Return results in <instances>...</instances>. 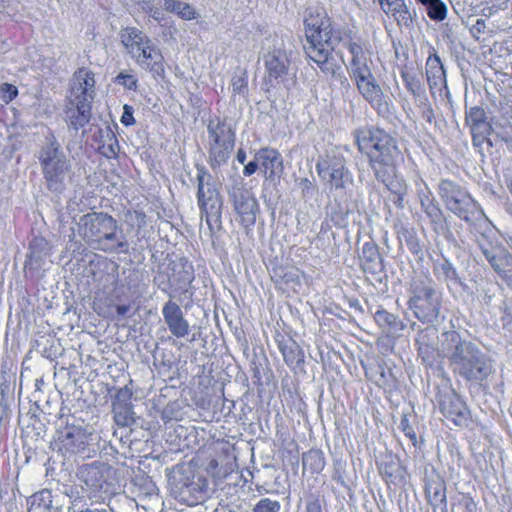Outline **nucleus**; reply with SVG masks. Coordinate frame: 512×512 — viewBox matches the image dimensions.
<instances>
[{"instance_id": "obj_1", "label": "nucleus", "mask_w": 512, "mask_h": 512, "mask_svg": "<svg viewBox=\"0 0 512 512\" xmlns=\"http://www.w3.org/2000/svg\"><path fill=\"white\" fill-rule=\"evenodd\" d=\"M304 28L307 56L324 74L336 77L341 72V66L337 64L332 52L339 43L346 40L347 33L334 27L327 14L319 10H309L304 19Z\"/></svg>"}, {"instance_id": "obj_2", "label": "nucleus", "mask_w": 512, "mask_h": 512, "mask_svg": "<svg viewBox=\"0 0 512 512\" xmlns=\"http://www.w3.org/2000/svg\"><path fill=\"white\" fill-rule=\"evenodd\" d=\"M345 47L351 55L347 71L359 94L379 116L388 117L391 114L392 104L372 72L373 60L369 51L365 50L360 43L352 40L347 41Z\"/></svg>"}, {"instance_id": "obj_3", "label": "nucleus", "mask_w": 512, "mask_h": 512, "mask_svg": "<svg viewBox=\"0 0 512 512\" xmlns=\"http://www.w3.org/2000/svg\"><path fill=\"white\" fill-rule=\"evenodd\" d=\"M354 137L358 150L368 156L369 165L376 177H383L384 170H391L403 161L396 139L382 129L359 128Z\"/></svg>"}, {"instance_id": "obj_4", "label": "nucleus", "mask_w": 512, "mask_h": 512, "mask_svg": "<svg viewBox=\"0 0 512 512\" xmlns=\"http://www.w3.org/2000/svg\"><path fill=\"white\" fill-rule=\"evenodd\" d=\"M73 229L89 245L104 252L124 251L128 244L117 237V221L105 212H89L75 220Z\"/></svg>"}, {"instance_id": "obj_5", "label": "nucleus", "mask_w": 512, "mask_h": 512, "mask_svg": "<svg viewBox=\"0 0 512 512\" xmlns=\"http://www.w3.org/2000/svg\"><path fill=\"white\" fill-rule=\"evenodd\" d=\"M455 346L450 354L454 371L467 381L481 382L492 373V363L475 344L462 341L455 331L445 334Z\"/></svg>"}, {"instance_id": "obj_6", "label": "nucleus", "mask_w": 512, "mask_h": 512, "mask_svg": "<svg viewBox=\"0 0 512 512\" xmlns=\"http://www.w3.org/2000/svg\"><path fill=\"white\" fill-rule=\"evenodd\" d=\"M438 195L447 211L469 225L487 219L481 205L466 187L451 179H441Z\"/></svg>"}, {"instance_id": "obj_7", "label": "nucleus", "mask_w": 512, "mask_h": 512, "mask_svg": "<svg viewBox=\"0 0 512 512\" xmlns=\"http://www.w3.org/2000/svg\"><path fill=\"white\" fill-rule=\"evenodd\" d=\"M120 40L127 53L142 69L162 76L165 72L161 50L140 29L125 27L120 31Z\"/></svg>"}, {"instance_id": "obj_8", "label": "nucleus", "mask_w": 512, "mask_h": 512, "mask_svg": "<svg viewBox=\"0 0 512 512\" xmlns=\"http://www.w3.org/2000/svg\"><path fill=\"white\" fill-rule=\"evenodd\" d=\"M37 158L47 188L52 192L63 191L71 165L61 144L52 133L45 137V141L38 151Z\"/></svg>"}, {"instance_id": "obj_9", "label": "nucleus", "mask_w": 512, "mask_h": 512, "mask_svg": "<svg viewBox=\"0 0 512 512\" xmlns=\"http://www.w3.org/2000/svg\"><path fill=\"white\" fill-rule=\"evenodd\" d=\"M197 204L201 220H205L210 231L221 227L223 199L215 178L204 168L197 172Z\"/></svg>"}, {"instance_id": "obj_10", "label": "nucleus", "mask_w": 512, "mask_h": 512, "mask_svg": "<svg viewBox=\"0 0 512 512\" xmlns=\"http://www.w3.org/2000/svg\"><path fill=\"white\" fill-rule=\"evenodd\" d=\"M267 41L266 52L263 54L264 83L268 87H275L282 82L290 67V37L283 34H274Z\"/></svg>"}, {"instance_id": "obj_11", "label": "nucleus", "mask_w": 512, "mask_h": 512, "mask_svg": "<svg viewBox=\"0 0 512 512\" xmlns=\"http://www.w3.org/2000/svg\"><path fill=\"white\" fill-rule=\"evenodd\" d=\"M412 293L409 307L416 318L422 322L432 323L440 314V294L435 289L434 282L427 277L413 279L410 284Z\"/></svg>"}, {"instance_id": "obj_12", "label": "nucleus", "mask_w": 512, "mask_h": 512, "mask_svg": "<svg viewBox=\"0 0 512 512\" xmlns=\"http://www.w3.org/2000/svg\"><path fill=\"white\" fill-rule=\"evenodd\" d=\"M316 172L330 189L346 190L353 185V175L346 165L343 152L338 148L325 151L316 163Z\"/></svg>"}, {"instance_id": "obj_13", "label": "nucleus", "mask_w": 512, "mask_h": 512, "mask_svg": "<svg viewBox=\"0 0 512 512\" xmlns=\"http://www.w3.org/2000/svg\"><path fill=\"white\" fill-rule=\"evenodd\" d=\"M207 132L211 166H220L230 157L235 143V132L226 121L220 118L209 121Z\"/></svg>"}, {"instance_id": "obj_14", "label": "nucleus", "mask_w": 512, "mask_h": 512, "mask_svg": "<svg viewBox=\"0 0 512 512\" xmlns=\"http://www.w3.org/2000/svg\"><path fill=\"white\" fill-rule=\"evenodd\" d=\"M208 492L207 480L192 469L183 470L171 480V493L178 501L194 506L202 503Z\"/></svg>"}, {"instance_id": "obj_15", "label": "nucleus", "mask_w": 512, "mask_h": 512, "mask_svg": "<svg viewBox=\"0 0 512 512\" xmlns=\"http://www.w3.org/2000/svg\"><path fill=\"white\" fill-rule=\"evenodd\" d=\"M58 447L63 455H79L82 458L90 457L95 452L92 433L77 425H67L59 432Z\"/></svg>"}, {"instance_id": "obj_16", "label": "nucleus", "mask_w": 512, "mask_h": 512, "mask_svg": "<svg viewBox=\"0 0 512 512\" xmlns=\"http://www.w3.org/2000/svg\"><path fill=\"white\" fill-rule=\"evenodd\" d=\"M438 407L441 414L456 426H466L470 419V410L465 401L452 389L439 391Z\"/></svg>"}, {"instance_id": "obj_17", "label": "nucleus", "mask_w": 512, "mask_h": 512, "mask_svg": "<svg viewBox=\"0 0 512 512\" xmlns=\"http://www.w3.org/2000/svg\"><path fill=\"white\" fill-rule=\"evenodd\" d=\"M110 469L104 463L95 462L82 466L79 470V479L84 484L83 489L88 493L89 498H100L102 493L109 492L107 482Z\"/></svg>"}, {"instance_id": "obj_18", "label": "nucleus", "mask_w": 512, "mask_h": 512, "mask_svg": "<svg viewBox=\"0 0 512 512\" xmlns=\"http://www.w3.org/2000/svg\"><path fill=\"white\" fill-rule=\"evenodd\" d=\"M230 196L242 225L245 227L254 225L259 208L253 194L247 189L236 187L233 188Z\"/></svg>"}, {"instance_id": "obj_19", "label": "nucleus", "mask_w": 512, "mask_h": 512, "mask_svg": "<svg viewBox=\"0 0 512 512\" xmlns=\"http://www.w3.org/2000/svg\"><path fill=\"white\" fill-rule=\"evenodd\" d=\"M94 86V74L87 69H79L74 74L71 86V103L74 105L78 102H86L90 104L94 96Z\"/></svg>"}, {"instance_id": "obj_20", "label": "nucleus", "mask_w": 512, "mask_h": 512, "mask_svg": "<svg viewBox=\"0 0 512 512\" xmlns=\"http://www.w3.org/2000/svg\"><path fill=\"white\" fill-rule=\"evenodd\" d=\"M465 121L470 128L474 145L482 143L492 132V124L487 121L486 111L481 106L469 108Z\"/></svg>"}, {"instance_id": "obj_21", "label": "nucleus", "mask_w": 512, "mask_h": 512, "mask_svg": "<svg viewBox=\"0 0 512 512\" xmlns=\"http://www.w3.org/2000/svg\"><path fill=\"white\" fill-rule=\"evenodd\" d=\"M162 315L170 333L177 338H184L190 332V325L184 318L180 306L171 300L162 308Z\"/></svg>"}, {"instance_id": "obj_22", "label": "nucleus", "mask_w": 512, "mask_h": 512, "mask_svg": "<svg viewBox=\"0 0 512 512\" xmlns=\"http://www.w3.org/2000/svg\"><path fill=\"white\" fill-rule=\"evenodd\" d=\"M256 160L265 178L270 181L280 179L283 174V158L281 154L271 148H262L256 152Z\"/></svg>"}, {"instance_id": "obj_23", "label": "nucleus", "mask_w": 512, "mask_h": 512, "mask_svg": "<svg viewBox=\"0 0 512 512\" xmlns=\"http://www.w3.org/2000/svg\"><path fill=\"white\" fill-rule=\"evenodd\" d=\"M419 201L421 208L429 218L433 229L437 233H445L447 231L446 222L443 216V212L439 205L435 202L431 191L427 186L425 189H421L418 192Z\"/></svg>"}, {"instance_id": "obj_24", "label": "nucleus", "mask_w": 512, "mask_h": 512, "mask_svg": "<svg viewBox=\"0 0 512 512\" xmlns=\"http://www.w3.org/2000/svg\"><path fill=\"white\" fill-rule=\"evenodd\" d=\"M425 493L428 502L434 509L446 510V484L439 475L428 478L425 485Z\"/></svg>"}, {"instance_id": "obj_25", "label": "nucleus", "mask_w": 512, "mask_h": 512, "mask_svg": "<svg viewBox=\"0 0 512 512\" xmlns=\"http://www.w3.org/2000/svg\"><path fill=\"white\" fill-rule=\"evenodd\" d=\"M483 255L489 262L494 271L503 279L508 278L512 272V255L506 251L495 252L484 246H480Z\"/></svg>"}, {"instance_id": "obj_26", "label": "nucleus", "mask_w": 512, "mask_h": 512, "mask_svg": "<svg viewBox=\"0 0 512 512\" xmlns=\"http://www.w3.org/2000/svg\"><path fill=\"white\" fill-rule=\"evenodd\" d=\"M381 181L387 189L394 194L395 198L393 202L398 207H403V201L407 194V184L402 177H399L395 173V168L384 170L383 177H376Z\"/></svg>"}, {"instance_id": "obj_27", "label": "nucleus", "mask_w": 512, "mask_h": 512, "mask_svg": "<svg viewBox=\"0 0 512 512\" xmlns=\"http://www.w3.org/2000/svg\"><path fill=\"white\" fill-rule=\"evenodd\" d=\"M277 345L289 367L295 368L304 362L303 351L295 340L282 336L277 339Z\"/></svg>"}, {"instance_id": "obj_28", "label": "nucleus", "mask_w": 512, "mask_h": 512, "mask_svg": "<svg viewBox=\"0 0 512 512\" xmlns=\"http://www.w3.org/2000/svg\"><path fill=\"white\" fill-rule=\"evenodd\" d=\"M426 77L431 90L438 86H447L446 74L440 57L430 55L426 61Z\"/></svg>"}, {"instance_id": "obj_29", "label": "nucleus", "mask_w": 512, "mask_h": 512, "mask_svg": "<svg viewBox=\"0 0 512 512\" xmlns=\"http://www.w3.org/2000/svg\"><path fill=\"white\" fill-rule=\"evenodd\" d=\"M362 266L365 272L371 274H378L383 271V260L376 244L367 242L363 245Z\"/></svg>"}, {"instance_id": "obj_30", "label": "nucleus", "mask_w": 512, "mask_h": 512, "mask_svg": "<svg viewBox=\"0 0 512 512\" xmlns=\"http://www.w3.org/2000/svg\"><path fill=\"white\" fill-rule=\"evenodd\" d=\"M50 247L46 239L43 237H35L29 245V254L26 260V266L38 268L41 263L49 256Z\"/></svg>"}, {"instance_id": "obj_31", "label": "nucleus", "mask_w": 512, "mask_h": 512, "mask_svg": "<svg viewBox=\"0 0 512 512\" xmlns=\"http://www.w3.org/2000/svg\"><path fill=\"white\" fill-rule=\"evenodd\" d=\"M437 334V329L433 326L426 327L425 329L419 331L415 341L418 347V352L423 357V359L432 356L436 350V340L438 337Z\"/></svg>"}, {"instance_id": "obj_32", "label": "nucleus", "mask_w": 512, "mask_h": 512, "mask_svg": "<svg viewBox=\"0 0 512 512\" xmlns=\"http://www.w3.org/2000/svg\"><path fill=\"white\" fill-rule=\"evenodd\" d=\"M374 319L379 327H381L387 334L395 335L404 330V323L398 319L394 314L380 309L374 314Z\"/></svg>"}, {"instance_id": "obj_33", "label": "nucleus", "mask_w": 512, "mask_h": 512, "mask_svg": "<svg viewBox=\"0 0 512 512\" xmlns=\"http://www.w3.org/2000/svg\"><path fill=\"white\" fill-rule=\"evenodd\" d=\"M99 135V152L107 159L117 158L120 147L115 133L110 128H106L100 130Z\"/></svg>"}, {"instance_id": "obj_34", "label": "nucleus", "mask_w": 512, "mask_h": 512, "mask_svg": "<svg viewBox=\"0 0 512 512\" xmlns=\"http://www.w3.org/2000/svg\"><path fill=\"white\" fill-rule=\"evenodd\" d=\"M163 8L186 21L195 20L199 17L197 10L191 4L181 0H164Z\"/></svg>"}, {"instance_id": "obj_35", "label": "nucleus", "mask_w": 512, "mask_h": 512, "mask_svg": "<svg viewBox=\"0 0 512 512\" xmlns=\"http://www.w3.org/2000/svg\"><path fill=\"white\" fill-rule=\"evenodd\" d=\"M386 14H391L399 24L409 25L412 21L410 12L404 0H394L382 8Z\"/></svg>"}, {"instance_id": "obj_36", "label": "nucleus", "mask_w": 512, "mask_h": 512, "mask_svg": "<svg viewBox=\"0 0 512 512\" xmlns=\"http://www.w3.org/2000/svg\"><path fill=\"white\" fill-rule=\"evenodd\" d=\"M426 9L428 17L433 21H443L447 16V5L442 0H417Z\"/></svg>"}, {"instance_id": "obj_37", "label": "nucleus", "mask_w": 512, "mask_h": 512, "mask_svg": "<svg viewBox=\"0 0 512 512\" xmlns=\"http://www.w3.org/2000/svg\"><path fill=\"white\" fill-rule=\"evenodd\" d=\"M401 78L407 91L414 97H419L423 93L421 78L415 72L404 69L401 71Z\"/></svg>"}, {"instance_id": "obj_38", "label": "nucleus", "mask_w": 512, "mask_h": 512, "mask_svg": "<svg viewBox=\"0 0 512 512\" xmlns=\"http://www.w3.org/2000/svg\"><path fill=\"white\" fill-rule=\"evenodd\" d=\"M303 466L319 473L325 466V458L320 450H310L303 455Z\"/></svg>"}, {"instance_id": "obj_39", "label": "nucleus", "mask_w": 512, "mask_h": 512, "mask_svg": "<svg viewBox=\"0 0 512 512\" xmlns=\"http://www.w3.org/2000/svg\"><path fill=\"white\" fill-rule=\"evenodd\" d=\"M301 275L302 273L293 267L286 269L279 268L275 270V276L279 277L283 283L289 285L293 289L300 285Z\"/></svg>"}, {"instance_id": "obj_40", "label": "nucleus", "mask_w": 512, "mask_h": 512, "mask_svg": "<svg viewBox=\"0 0 512 512\" xmlns=\"http://www.w3.org/2000/svg\"><path fill=\"white\" fill-rule=\"evenodd\" d=\"M52 507V495L49 490H42L31 497L30 510L48 511Z\"/></svg>"}, {"instance_id": "obj_41", "label": "nucleus", "mask_w": 512, "mask_h": 512, "mask_svg": "<svg viewBox=\"0 0 512 512\" xmlns=\"http://www.w3.org/2000/svg\"><path fill=\"white\" fill-rule=\"evenodd\" d=\"M75 106L77 116H71V124L74 126L75 129H78L89 122L91 106L89 103L86 102H78Z\"/></svg>"}, {"instance_id": "obj_42", "label": "nucleus", "mask_w": 512, "mask_h": 512, "mask_svg": "<svg viewBox=\"0 0 512 512\" xmlns=\"http://www.w3.org/2000/svg\"><path fill=\"white\" fill-rule=\"evenodd\" d=\"M440 275L444 281L447 283L451 282L453 284L458 283V273L456 268L452 265V263L448 260H444L443 263L439 266Z\"/></svg>"}, {"instance_id": "obj_43", "label": "nucleus", "mask_w": 512, "mask_h": 512, "mask_svg": "<svg viewBox=\"0 0 512 512\" xmlns=\"http://www.w3.org/2000/svg\"><path fill=\"white\" fill-rule=\"evenodd\" d=\"M18 96V88L10 83H2L0 85V99L9 104Z\"/></svg>"}, {"instance_id": "obj_44", "label": "nucleus", "mask_w": 512, "mask_h": 512, "mask_svg": "<svg viewBox=\"0 0 512 512\" xmlns=\"http://www.w3.org/2000/svg\"><path fill=\"white\" fill-rule=\"evenodd\" d=\"M281 505L276 500L261 499L254 507L253 512H279Z\"/></svg>"}, {"instance_id": "obj_45", "label": "nucleus", "mask_w": 512, "mask_h": 512, "mask_svg": "<svg viewBox=\"0 0 512 512\" xmlns=\"http://www.w3.org/2000/svg\"><path fill=\"white\" fill-rule=\"evenodd\" d=\"M248 81L245 72L241 75H234L232 78V91L233 94L244 95L247 92Z\"/></svg>"}, {"instance_id": "obj_46", "label": "nucleus", "mask_w": 512, "mask_h": 512, "mask_svg": "<svg viewBox=\"0 0 512 512\" xmlns=\"http://www.w3.org/2000/svg\"><path fill=\"white\" fill-rule=\"evenodd\" d=\"M142 10L147 13L152 19L161 22L164 18L162 10L156 7L151 1H143L141 4Z\"/></svg>"}, {"instance_id": "obj_47", "label": "nucleus", "mask_w": 512, "mask_h": 512, "mask_svg": "<svg viewBox=\"0 0 512 512\" xmlns=\"http://www.w3.org/2000/svg\"><path fill=\"white\" fill-rule=\"evenodd\" d=\"M115 82L124 86L125 88H127L129 90L134 91L137 89L138 80L132 74L120 73L116 76Z\"/></svg>"}, {"instance_id": "obj_48", "label": "nucleus", "mask_w": 512, "mask_h": 512, "mask_svg": "<svg viewBox=\"0 0 512 512\" xmlns=\"http://www.w3.org/2000/svg\"><path fill=\"white\" fill-rule=\"evenodd\" d=\"M115 421L121 426H128L132 423V411L128 406H124L121 411H115Z\"/></svg>"}, {"instance_id": "obj_49", "label": "nucleus", "mask_w": 512, "mask_h": 512, "mask_svg": "<svg viewBox=\"0 0 512 512\" xmlns=\"http://www.w3.org/2000/svg\"><path fill=\"white\" fill-rule=\"evenodd\" d=\"M297 184L301 189L304 198H311L315 193V186L308 178H299Z\"/></svg>"}, {"instance_id": "obj_50", "label": "nucleus", "mask_w": 512, "mask_h": 512, "mask_svg": "<svg viewBox=\"0 0 512 512\" xmlns=\"http://www.w3.org/2000/svg\"><path fill=\"white\" fill-rule=\"evenodd\" d=\"M193 271L190 265H183L182 271L179 273V277L176 279L180 283L181 288H185L193 280Z\"/></svg>"}, {"instance_id": "obj_51", "label": "nucleus", "mask_w": 512, "mask_h": 512, "mask_svg": "<svg viewBox=\"0 0 512 512\" xmlns=\"http://www.w3.org/2000/svg\"><path fill=\"white\" fill-rule=\"evenodd\" d=\"M399 427L404 432L405 436H407L414 443L416 442L417 436H416L415 431L413 430V428L411 427V425L409 423V419H408L407 415L402 416V418L400 420Z\"/></svg>"}, {"instance_id": "obj_52", "label": "nucleus", "mask_w": 512, "mask_h": 512, "mask_svg": "<svg viewBox=\"0 0 512 512\" xmlns=\"http://www.w3.org/2000/svg\"><path fill=\"white\" fill-rule=\"evenodd\" d=\"M404 238L407 243V246L409 250L412 253H418L420 251V245L417 237L415 236V233L413 231H405L404 232Z\"/></svg>"}, {"instance_id": "obj_53", "label": "nucleus", "mask_w": 512, "mask_h": 512, "mask_svg": "<svg viewBox=\"0 0 512 512\" xmlns=\"http://www.w3.org/2000/svg\"><path fill=\"white\" fill-rule=\"evenodd\" d=\"M501 321L503 327L512 332V304L504 303Z\"/></svg>"}, {"instance_id": "obj_54", "label": "nucleus", "mask_w": 512, "mask_h": 512, "mask_svg": "<svg viewBox=\"0 0 512 512\" xmlns=\"http://www.w3.org/2000/svg\"><path fill=\"white\" fill-rule=\"evenodd\" d=\"M398 468H399L398 462L391 459V461L389 463H382L379 467V470L382 475H384L388 478H392Z\"/></svg>"}, {"instance_id": "obj_55", "label": "nucleus", "mask_w": 512, "mask_h": 512, "mask_svg": "<svg viewBox=\"0 0 512 512\" xmlns=\"http://www.w3.org/2000/svg\"><path fill=\"white\" fill-rule=\"evenodd\" d=\"M123 110L124 111H123V114L121 117V123L124 124L125 126L134 124L135 119L133 117L132 107L129 105H124Z\"/></svg>"}, {"instance_id": "obj_56", "label": "nucleus", "mask_w": 512, "mask_h": 512, "mask_svg": "<svg viewBox=\"0 0 512 512\" xmlns=\"http://www.w3.org/2000/svg\"><path fill=\"white\" fill-rule=\"evenodd\" d=\"M260 170V164L259 162L256 160V155L254 156V160L253 161H250L248 164H246L244 166V169H243V174L245 176H251L252 174H254L257 170Z\"/></svg>"}, {"instance_id": "obj_57", "label": "nucleus", "mask_w": 512, "mask_h": 512, "mask_svg": "<svg viewBox=\"0 0 512 512\" xmlns=\"http://www.w3.org/2000/svg\"><path fill=\"white\" fill-rule=\"evenodd\" d=\"M306 512H322L319 500H312L307 503Z\"/></svg>"}, {"instance_id": "obj_58", "label": "nucleus", "mask_w": 512, "mask_h": 512, "mask_svg": "<svg viewBox=\"0 0 512 512\" xmlns=\"http://www.w3.org/2000/svg\"><path fill=\"white\" fill-rule=\"evenodd\" d=\"M130 310V305H117L116 312L119 318L124 317Z\"/></svg>"}, {"instance_id": "obj_59", "label": "nucleus", "mask_w": 512, "mask_h": 512, "mask_svg": "<svg viewBox=\"0 0 512 512\" xmlns=\"http://www.w3.org/2000/svg\"><path fill=\"white\" fill-rule=\"evenodd\" d=\"M486 24L484 19H477L476 23L473 25V29L478 33H483L485 30Z\"/></svg>"}, {"instance_id": "obj_60", "label": "nucleus", "mask_w": 512, "mask_h": 512, "mask_svg": "<svg viewBox=\"0 0 512 512\" xmlns=\"http://www.w3.org/2000/svg\"><path fill=\"white\" fill-rule=\"evenodd\" d=\"M236 159L239 163L244 164L246 161V153L243 149H239L236 155Z\"/></svg>"}, {"instance_id": "obj_61", "label": "nucleus", "mask_w": 512, "mask_h": 512, "mask_svg": "<svg viewBox=\"0 0 512 512\" xmlns=\"http://www.w3.org/2000/svg\"><path fill=\"white\" fill-rule=\"evenodd\" d=\"M483 300L486 304L490 303L492 296L488 294V291H484Z\"/></svg>"}, {"instance_id": "obj_62", "label": "nucleus", "mask_w": 512, "mask_h": 512, "mask_svg": "<svg viewBox=\"0 0 512 512\" xmlns=\"http://www.w3.org/2000/svg\"><path fill=\"white\" fill-rule=\"evenodd\" d=\"M218 463L215 459H212L210 462H209V468L210 469H215L217 467Z\"/></svg>"}, {"instance_id": "obj_63", "label": "nucleus", "mask_w": 512, "mask_h": 512, "mask_svg": "<svg viewBox=\"0 0 512 512\" xmlns=\"http://www.w3.org/2000/svg\"><path fill=\"white\" fill-rule=\"evenodd\" d=\"M509 512H512V508L509 510Z\"/></svg>"}]
</instances>
